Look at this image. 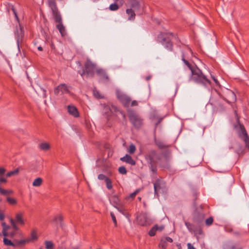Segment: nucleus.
Returning <instances> with one entry per match:
<instances>
[{"label":"nucleus","instance_id":"obj_55","mask_svg":"<svg viewBox=\"0 0 249 249\" xmlns=\"http://www.w3.org/2000/svg\"><path fill=\"white\" fill-rule=\"evenodd\" d=\"M212 78H213V81H214V82H215V84H216V85H218L219 83H218V81L217 79H216V78H215V77H214V76H212Z\"/></svg>","mask_w":249,"mask_h":249},{"label":"nucleus","instance_id":"obj_60","mask_svg":"<svg viewBox=\"0 0 249 249\" xmlns=\"http://www.w3.org/2000/svg\"><path fill=\"white\" fill-rule=\"evenodd\" d=\"M37 49H38V50L39 51H42V50H43V49H42V47H41V46H39V47L37 48Z\"/></svg>","mask_w":249,"mask_h":249},{"label":"nucleus","instance_id":"obj_45","mask_svg":"<svg viewBox=\"0 0 249 249\" xmlns=\"http://www.w3.org/2000/svg\"><path fill=\"white\" fill-rule=\"evenodd\" d=\"M93 93H94V95L95 97L98 98V99H100V98H102L103 97L101 96L100 94H99V91H93Z\"/></svg>","mask_w":249,"mask_h":249},{"label":"nucleus","instance_id":"obj_18","mask_svg":"<svg viewBox=\"0 0 249 249\" xmlns=\"http://www.w3.org/2000/svg\"><path fill=\"white\" fill-rule=\"evenodd\" d=\"M139 224L142 226H145L148 222V219L146 214H142L140 215L138 217Z\"/></svg>","mask_w":249,"mask_h":249},{"label":"nucleus","instance_id":"obj_32","mask_svg":"<svg viewBox=\"0 0 249 249\" xmlns=\"http://www.w3.org/2000/svg\"><path fill=\"white\" fill-rule=\"evenodd\" d=\"M109 9L111 11H116L119 9V6L117 4V2H114V3H112L110 5Z\"/></svg>","mask_w":249,"mask_h":249},{"label":"nucleus","instance_id":"obj_22","mask_svg":"<svg viewBox=\"0 0 249 249\" xmlns=\"http://www.w3.org/2000/svg\"><path fill=\"white\" fill-rule=\"evenodd\" d=\"M126 13L129 16L128 19L129 20H133L135 18L136 15L135 14L134 11L131 8L127 9L126 10Z\"/></svg>","mask_w":249,"mask_h":249},{"label":"nucleus","instance_id":"obj_5","mask_svg":"<svg viewBox=\"0 0 249 249\" xmlns=\"http://www.w3.org/2000/svg\"><path fill=\"white\" fill-rule=\"evenodd\" d=\"M49 6L52 10L55 22L58 23V24L62 23L61 16L58 11L55 0H50L49 1Z\"/></svg>","mask_w":249,"mask_h":249},{"label":"nucleus","instance_id":"obj_41","mask_svg":"<svg viewBox=\"0 0 249 249\" xmlns=\"http://www.w3.org/2000/svg\"><path fill=\"white\" fill-rule=\"evenodd\" d=\"M11 10L12 11V12H13V14H14V15L15 16V18H16V19L18 22L19 21V19H18V14H17V13L16 12L15 8L13 6H12V7H11Z\"/></svg>","mask_w":249,"mask_h":249},{"label":"nucleus","instance_id":"obj_19","mask_svg":"<svg viewBox=\"0 0 249 249\" xmlns=\"http://www.w3.org/2000/svg\"><path fill=\"white\" fill-rule=\"evenodd\" d=\"M130 6L134 8L135 10H138L140 8V4L137 0H129Z\"/></svg>","mask_w":249,"mask_h":249},{"label":"nucleus","instance_id":"obj_25","mask_svg":"<svg viewBox=\"0 0 249 249\" xmlns=\"http://www.w3.org/2000/svg\"><path fill=\"white\" fill-rule=\"evenodd\" d=\"M19 172V170L18 168H16L15 170H14V171H10L9 172H8L6 175H5V177L6 178H10L12 176H15V175H16L17 174H18Z\"/></svg>","mask_w":249,"mask_h":249},{"label":"nucleus","instance_id":"obj_29","mask_svg":"<svg viewBox=\"0 0 249 249\" xmlns=\"http://www.w3.org/2000/svg\"><path fill=\"white\" fill-rule=\"evenodd\" d=\"M45 248L47 249H53V244L52 241H46L45 242Z\"/></svg>","mask_w":249,"mask_h":249},{"label":"nucleus","instance_id":"obj_53","mask_svg":"<svg viewBox=\"0 0 249 249\" xmlns=\"http://www.w3.org/2000/svg\"><path fill=\"white\" fill-rule=\"evenodd\" d=\"M117 210L120 212L121 213H123V214H125L124 213V210L123 208H120V207H118V208H117Z\"/></svg>","mask_w":249,"mask_h":249},{"label":"nucleus","instance_id":"obj_17","mask_svg":"<svg viewBox=\"0 0 249 249\" xmlns=\"http://www.w3.org/2000/svg\"><path fill=\"white\" fill-rule=\"evenodd\" d=\"M96 72L97 74L100 76L102 79L106 81H108V76L104 70L101 69H98L96 71Z\"/></svg>","mask_w":249,"mask_h":249},{"label":"nucleus","instance_id":"obj_33","mask_svg":"<svg viewBox=\"0 0 249 249\" xmlns=\"http://www.w3.org/2000/svg\"><path fill=\"white\" fill-rule=\"evenodd\" d=\"M136 149V148L135 145H134L133 144H131L129 145V148L128 150V152L130 154H133L135 153Z\"/></svg>","mask_w":249,"mask_h":249},{"label":"nucleus","instance_id":"obj_26","mask_svg":"<svg viewBox=\"0 0 249 249\" xmlns=\"http://www.w3.org/2000/svg\"><path fill=\"white\" fill-rule=\"evenodd\" d=\"M7 202L10 205H15L17 204V200L12 197H8L6 198Z\"/></svg>","mask_w":249,"mask_h":249},{"label":"nucleus","instance_id":"obj_54","mask_svg":"<svg viewBox=\"0 0 249 249\" xmlns=\"http://www.w3.org/2000/svg\"><path fill=\"white\" fill-rule=\"evenodd\" d=\"M115 2H119L121 5L124 3V0H113Z\"/></svg>","mask_w":249,"mask_h":249},{"label":"nucleus","instance_id":"obj_20","mask_svg":"<svg viewBox=\"0 0 249 249\" xmlns=\"http://www.w3.org/2000/svg\"><path fill=\"white\" fill-rule=\"evenodd\" d=\"M56 28L58 30L62 36H65L67 35L65 28L63 25L62 23L58 24L56 25Z\"/></svg>","mask_w":249,"mask_h":249},{"label":"nucleus","instance_id":"obj_2","mask_svg":"<svg viewBox=\"0 0 249 249\" xmlns=\"http://www.w3.org/2000/svg\"><path fill=\"white\" fill-rule=\"evenodd\" d=\"M162 154L156 150H151L145 156V159L147 161L149 169L154 176L157 174V164L158 161L161 159Z\"/></svg>","mask_w":249,"mask_h":249},{"label":"nucleus","instance_id":"obj_7","mask_svg":"<svg viewBox=\"0 0 249 249\" xmlns=\"http://www.w3.org/2000/svg\"><path fill=\"white\" fill-rule=\"evenodd\" d=\"M154 189L155 196L159 198V193L164 192L166 189L165 182L159 178L156 179L154 183Z\"/></svg>","mask_w":249,"mask_h":249},{"label":"nucleus","instance_id":"obj_14","mask_svg":"<svg viewBox=\"0 0 249 249\" xmlns=\"http://www.w3.org/2000/svg\"><path fill=\"white\" fill-rule=\"evenodd\" d=\"M68 111L71 115H72L74 117H78L79 116V112L77 108L73 106H68Z\"/></svg>","mask_w":249,"mask_h":249},{"label":"nucleus","instance_id":"obj_3","mask_svg":"<svg viewBox=\"0 0 249 249\" xmlns=\"http://www.w3.org/2000/svg\"><path fill=\"white\" fill-rule=\"evenodd\" d=\"M173 36V34L171 33H160L157 37V41L161 43L167 49L172 51L173 44L171 42V39Z\"/></svg>","mask_w":249,"mask_h":249},{"label":"nucleus","instance_id":"obj_52","mask_svg":"<svg viewBox=\"0 0 249 249\" xmlns=\"http://www.w3.org/2000/svg\"><path fill=\"white\" fill-rule=\"evenodd\" d=\"M244 142L246 144V146L249 149V138L248 140H244Z\"/></svg>","mask_w":249,"mask_h":249},{"label":"nucleus","instance_id":"obj_44","mask_svg":"<svg viewBox=\"0 0 249 249\" xmlns=\"http://www.w3.org/2000/svg\"><path fill=\"white\" fill-rule=\"evenodd\" d=\"M110 215H111L112 221H113L115 226H117V221H116V219L114 214L112 212H111Z\"/></svg>","mask_w":249,"mask_h":249},{"label":"nucleus","instance_id":"obj_35","mask_svg":"<svg viewBox=\"0 0 249 249\" xmlns=\"http://www.w3.org/2000/svg\"><path fill=\"white\" fill-rule=\"evenodd\" d=\"M156 145L160 149H164L167 147V146L164 144V143L161 141H157L156 142Z\"/></svg>","mask_w":249,"mask_h":249},{"label":"nucleus","instance_id":"obj_57","mask_svg":"<svg viewBox=\"0 0 249 249\" xmlns=\"http://www.w3.org/2000/svg\"><path fill=\"white\" fill-rule=\"evenodd\" d=\"M7 191H8V195L12 194L14 193V192L11 190H7Z\"/></svg>","mask_w":249,"mask_h":249},{"label":"nucleus","instance_id":"obj_51","mask_svg":"<svg viewBox=\"0 0 249 249\" xmlns=\"http://www.w3.org/2000/svg\"><path fill=\"white\" fill-rule=\"evenodd\" d=\"M5 217L4 214L2 213H0V221H2L4 220Z\"/></svg>","mask_w":249,"mask_h":249},{"label":"nucleus","instance_id":"obj_39","mask_svg":"<svg viewBox=\"0 0 249 249\" xmlns=\"http://www.w3.org/2000/svg\"><path fill=\"white\" fill-rule=\"evenodd\" d=\"M108 178V177H107V176H106L105 175H104L103 174H100L98 175V178L99 180H105V181Z\"/></svg>","mask_w":249,"mask_h":249},{"label":"nucleus","instance_id":"obj_30","mask_svg":"<svg viewBox=\"0 0 249 249\" xmlns=\"http://www.w3.org/2000/svg\"><path fill=\"white\" fill-rule=\"evenodd\" d=\"M37 238L38 237L36 232L35 231H33L31 233V238L30 239H28V240H30V242H31L37 240Z\"/></svg>","mask_w":249,"mask_h":249},{"label":"nucleus","instance_id":"obj_36","mask_svg":"<svg viewBox=\"0 0 249 249\" xmlns=\"http://www.w3.org/2000/svg\"><path fill=\"white\" fill-rule=\"evenodd\" d=\"M119 172L123 175H125L127 173V171L124 166H121L118 169Z\"/></svg>","mask_w":249,"mask_h":249},{"label":"nucleus","instance_id":"obj_16","mask_svg":"<svg viewBox=\"0 0 249 249\" xmlns=\"http://www.w3.org/2000/svg\"><path fill=\"white\" fill-rule=\"evenodd\" d=\"M15 221L20 225H24V221L23 220V213L18 212L16 214Z\"/></svg>","mask_w":249,"mask_h":249},{"label":"nucleus","instance_id":"obj_4","mask_svg":"<svg viewBox=\"0 0 249 249\" xmlns=\"http://www.w3.org/2000/svg\"><path fill=\"white\" fill-rule=\"evenodd\" d=\"M128 116L130 122L136 129H140L143 125V119L134 111H128Z\"/></svg>","mask_w":249,"mask_h":249},{"label":"nucleus","instance_id":"obj_28","mask_svg":"<svg viewBox=\"0 0 249 249\" xmlns=\"http://www.w3.org/2000/svg\"><path fill=\"white\" fill-rule=\"evenodd\" d=\"M29 242H30V240H28V239L21 240L20 241H16V243H15V244L16 245V246H21V245H24L26 243H28Z\"/></svg>","mask_w":249,"mask_h":249},{"label":"nucleus","instance_id":"obj_21","mask_svg":"<svg viewBox=\"0 0 249 249\" xmlns=\"http://www.w3.org/2000/svg\"><path fill=\"white\" fill-rule=\"evenodd\" d=\"M2 227V234L4 236H8V230L10 228V227L7 225L5 222L1 223Z\"/></svg>","mask_w":249,"mask_h":249},{"label":"nucleus","instance_id":"obj_61","mask_svg":"<svg viewBox=\"0 0 249 249\" xmlns=\"http://www.w3.org/2000/svg\"><path fill=\"white\" fill-rule=\"evenodd\" d=\"M177 247H178V249H181V247L180 244L177 245Z\"/></svg>","mask_w":249,"mask_h":249},{"label":"nucleus","instance_id":"obj_13","mask_svg":"<svg viewBox=\"0 0 249 249\" xmlns=\"http://www.w3.org/2000/svg\"><path fill=\"white\" fill-rule=\"evenodd\" d=\"M172 243L173 242V239L170 237H166L164 238L161 239L160 240V243L159 244V247L161 248L162 249H166L167 247V242Z\"/></svg>","mask_w":249,"mask_h":249},{"label":"nucleus","instance_id":"obj_6","mask_svg":"<svg viewBox=\"0 0 249 249\" xmlns=\"http://www.w3.org/2000/svg\"><path fill=\"white\" fill-rule=\"evenodd\" d=\"M84 67L85 69L80 73L81 75L83 77L85 74H86L87 76L93 77L94 74L95 65L88 60L85 64Z\"/></svg>","mask_w":249,"mask_h":249},{"label":"nucleus","instance_id":"obj_9","mask_svg":"<svg viewBox=\"0 0 249 249\" xmlns=\"http://www.w3.org/2000/svg\"><path fill=\"white\" fill-rule=\"evenodd\" d=\"M117 97L124 107H128L130 106L131 99L126 95L120 91H117Z\"/></svg>","mask_w":249,"mask_h":249},{"label":"nucleus","instance_id":"obj_8","mask_svg":"<svg viewBox=\"0 0 249 249\" xmlns=\"http://www.w3.org/2000/svg\"><path fill=\"white\" fill-rule=\"evenodd\" d=\"M235 128L237 131L238 136L242 139L244 141V140H248L249 138L246 129L243 124L239 123L238 125H235Z\"/></svg>","mask_w":249,"mask_h":249},{"label":"nucleus","instance_id":"obj_40","mask_svg":"<svg viewBox=\"0 0 249 249\" xmlns=\"http://www.w3.org/2000/svg\"><path fill=\"white\" fill-rule=\"evenodd\" d=\"M10 221L11 224L12 225L13 228L16 230H18V227H17V225L15 223L16 222L15 221V220H14L13 219L10 218Z\"/></svg>","mask_w":249,"mask_h":249},{"label":"nucleus","instance_id":"obj_62","mask_svg":"<svg viewBox=\"0 0 249 249\" xmlns=\"http://www.w3.org/2000/svg\"><path fill=\"white\" fill-rule=\"evenodd\" d=\"M122 114L123 115V118L124 119L125 118V115L124 113H122Z\"/></svg>","mask_w":249,"mask_h":249},{"label":"nucleus","instance_id":"obj_49","mask_svg":"<svg viewBox=\"0 0 249 249\" xmlns=\"http://www.w3.org/2000/svg\"><path fill=\"white\" fill-rule=\"evenodd\" d=\"M130 104H131V106H132V107L136 106L138 105V102L136 100H134V101H132L131 102H130Z\"/></svg>","mask_w":249,"mask_h":249},{"label":"nucleus","instance_id":"obj_42","mask_svg":"<svg viewBox=\"0 0 249 249\" xmlns=\"http://www.w3.org/2000/svg\"><path fill=\"white\" fill-rule=\"evenodd\" d=\"M0 194L3 196L8 195V191L0 186Z\"/></svg>","mask_w":249,"mask_h":249},{"label":"nucleus","instance_id":"obj_56","mask_svg":"<svg viewBox=\"0 0 249 249\" xmlns=\"http://www.w3.org/2000/svg\"><path fill=\"white\" fill-rule=\"evenodd\" d=\"M230 249H242L241 247L237 246H232Z\"/></svg>","mask_w":249,"mask_h":249},{"label":"nucleus","instance_id":"obj_31","mask_svg":"<svg viewBox=\"0 0 249 249\" xmlns=\"http://www.w3.org/2000/svg\"><path fill=\"white\" fill-rule=\"evenodd\" d=\"M106 184V187L108 190H111L112 189V181L111 179L109 178L107 179V180L105 181Z\"/></svg>","mask_w":249,"mask_h":249},{"label":"nucleus","instance_id":"obj_11","mask_svg":"<svg viewBox=\"0 0 249 249\" xmlns=\"http://www.w3.org/2000/svg\"><path fill=\"white\" fill-rule=\"evenodd\" d=\"M224 99L228 103H232L236 101V97L235 94L232 91L227 90Z\"/></svg>","mask_w":249,"mask_h":249},{"label":"nucleus","instance_id":"obj_46","mask_svg":"<svg viewBox=\"0 0 249 249\" xmlns=\"http://www.w3.org/2000/svg\"><path fill=\"white\" fill-rule=\"evenodd\" d=\"M63 220V216L61 214H59V215H57L55 218H54V220L57 221H62Z\"/></svg>","mask_w":249,"mask_h":249},{"label":"nucleus","instance_id":"obj_27","mask_svg":"<svg viewBox=\"0 0 249 249\" xmlns=\"http://www.w3.org/2000/svg\"><path fill=\"white\" fill-rule=\"evenodd\" d=\"M3 243L5 245L7 246H11L13 247L16 246L15 243H13L10 240H9L8 239L5 237L3 239Z\"/></svg>","mask_w":249,"mask_h":249},{"label":"nucleus","instance_id":"obj_23","mask_svg":"<svg viewBox=\"0 0 249 249\" xmlns=\"http://www.w3.org/2000/svg\"><path fill=\"white\" fill-rule=\"evenodd\" d=\"M42 183V179L40 178H37L34 180L33 182V186L34 187H39L41 185Z\"/></svg>","mask_w":249,"mask_h":249},{"label":"nucleus","instance_id":"obj_38","mask_svg":"<svg viewBox=\"0 0 249 249\" xmlns=\"http://www.w3.org/2000/svg\"><path fill=\"white\" fill-rule=\"evenodd\" d=\"M185 226L190 231H193V228L194 225L189 222H186L185 223Z\"/></svg>","mask_w":249,"mask_h":249},{"label":"nucleus","instance_id":"obj_10","mask_svg":"<svg viewBox=\"0 0 249 249\" xmlns=\"http://www.w3.org/2000/svg\"><path fill=\"white\" fill-rule=\"evenodd\" d=\"M70 90L65 84H61L56 87L54 89V93L55 95L64 94L68 93Z\"/></svg>","mask_w":249,"mask_h":249},{"label":"nucleus","instance_id":"obj_12","mask_svg":"<svg viewBox=\"0 0 249 249\" xmlns=\"http://www.w3.org/2000/svg\"><path fill=\"white\" fill-rule=\"evenodd\" d=\"M164 228V227L163 225L159 226L158 225H155L149 231L148 234L150 236H153L156 234L157 231H161L163 230Z\"/></svg>","mask_w":249,"mask_h":249},{"label":"nucleus","instance_id":"obj_24","mask_svg":"<svg viewBox=\"0 0 249 249\" xmlns=\"http://www.w3.org/2000/svg\"><path fill=\"white\" fill-rule=\"evenodd\" d=\"M39 147L42 150L46 151L50 148V146L47 142H42L39 145Z\"/></svg>","mask_w":249,"mask_h":249},{"label":"nucleus","instance_id":"obj_43","mask_svg":"<svg viewBox=\"0 0 249 249\" xmlns=\"http://www.w3.org/2000/svg\"><path fill=\"white\" fill-rule=\"evenodd\" d=\"M7 182L6 178L4 177V175L0 176V183H5Z\"/></svg>","mask_w":249,"mask_h":249},{"label":"nucleus","instance_id":"obj_34","mask_svg":"<svg viewBox=\"0 0 249 249\" xmlns=\"http://www.w3.org/2000/svg\"><path fill=\"white\" fill-rule=\"evenodd\" d=\"M23 35L21 33L20 35L18 34L16 36L17 42L18 44V48H19V43L22 41V40Z\"/></svg>","mask_w":249,"mask_h":249},{"label":"nucleus","instance_id":"obj_50","mask_svg":"<svg viewBox=\"0 0 249 249\" xmlns=\"http://www.w3.org/2000/svg\"><path fill=\"white\" fill-rule=\"evenodd\" d=\"M188 249H196V248L190 243L187 244Z\"/></svg>","mask_w":249,"mask_h":249},{"label":"nucleus","instance_id":"obj_58","mask_svg":"<svg viewBox=\"0 0 249 249\" xmlns=\"http://www.w3.org/2000/svg\"><path fill=\"white\" fill-rule=\"evenodd\" d=\"M151 78V76L150 75L147 76L145 77V80L147 81L149 80Z\"/></svg>","mask_w":249,"mask_h":249},{"label":"nucleus","instance_id":"obj_37","mask_svg":"<svg viewBox=\"0 0 249 249\" xmlns=\"http://www.w3.org/2000/svg\"><path fill=\"white\" fill-rule=\"evenodd\" d=\"M213 217L211 216L206 220L205 223H206V225L210 226L213 224Z\"/></svg>","mask_w":249,"mask_h":249},{"label":"nucleus","instance_id":"obj_59","mask_svg":"<svg viewBox=\"0 0 249 249\" xmlns=\"http://www.w3.org/2000/svg\"><path fill=\"white\" fill-rule=\"evenodd\" d=\"M160 166H161V167H163V168H168L169 167L168 163H166L165 166L160 165Z\"/></svg>","mask_w":249,"mask_h":249},{"label":"nucleus","instance_id":"obj_63","mask_svg":"<svg viewBox=\"0 0 249 249\" xmlns=\"http://www.w3.org/2000/svg\"><path fill=\"white\" fill-rule=\"evenodd\" d=\"M39 249H42L41 248H40Z\"/></svg>","mask_w":249,"mask_h":249},{"label":"nucleus","instance_id":"obj_48","mask_svg":"<svg viewBox=\"0 0 249 249\" xmlns=\"http://www.w3.org/2000/svg\"><path fill=\"white\" fill-rule=\"evenodd\" d=\"M138 193V191H136L134 192H133V193H131L129 196L128 197V198H134L135 197V196H136V194H137Z\"/></svg>","mask_w":249,"mask_h":249},{"label":"nucleus","instance_id":"obj_47","mask_svg":"<svg viewBox=\"0 0 249 249\" xmlns=\"http://www.w3.org/2000/svg\"><path fill=\"white\" fill-rule=\"evenodd\" d=\"M6 172V169L3 167H0V176L4 175Z\"/></svg>","mask_w":249,"mask_h":249},{"label":"nucleus","instance_id":"obj_1","mask_svg":"<svg viewBox=\"0 0 249 249\" xmlns=\"http://www.w3.org/2000/svg\"><path fill=\"white\" fill-rule=\"evenodd\" d=\"M182 60L189 68L191 73L188 79L189 82L193 81L204 87L210 86L211 85V82L207 77L198 68L192 65L188 61L186 60L183 54L182 55Z\"/></svg>","mask_w":249,"mask_h":249},{"label":"nucleus","instance_id":"obj_15","mask_svg":"<svg viewBox=\"0 0 249 249\" xmlns=\"http://www.w3.org/2000/svg\"><path fill=\"white\" fill-rule=\"evenodd\" d=\"M120 160L131 165H135L136 164V161L128 154H126L125 156L121 158Z\"/></svg>","mask_w":249,"mask_h":249}]
</instances>
